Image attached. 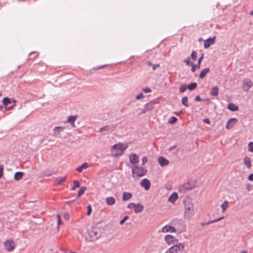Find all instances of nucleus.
<instances>
[{
    "label": "nucleus",
    "instance_id": "17",
    "mask_svg": "<svg viewBox=\"0 0 253 253\" xmlns=\"http://www.w3.org/2000/svg\"><path fill=\"white\" fill-rule=\"evenodd\" d=\"M64 130V127L62 126H56L53 129V134L55 136H57L61 132Z\"/></svg>",
    "mask_w": 253,
    "mask_h": 253
},
{
    "label": "nucleus",
    "instance_id": "13",
    "mask_svg": "<svg viewBox=\"0 0 253 253\" xmlns=\"http://www.w3.org/2000/svg\"><path fill=\"white\" fill-rule=\"evenodd\" d=\"M115 127L116 126L114 125L105 126L100 129V132H103L104 131L112 132L114 130Z\"/></svg>",
    "mask_w": 253,
    "mask_h": 253
},
{
    "label": "nucleus",
    "instance_id": "16",
    "mask_svg": "<svg viewBox=\"0 0 253 253\" xmlns=\"http://www.w3.org/2000/svg\"><path fill=\"white\" fill-rule=\"evenodd\" d=\"M175 229L174 227L169 226V225H166L162 229L163 232H175Z\"/></svg>",
    "mask_w": 253,
    "mask_h": 253
},
{
    "label": "nucleus",
    "instance_id": "40",
    "mask_svg": "<svg viewBox=\"0 0 253 253\" xmlns=\"http://www.w3.org/2000/svg\"><path fill=\"white\" fill-rule=\"evenodd\" d=\"M197 52L195 51H192V53H191V58L194 60L195 61L196 59V57H197Z\"/></svg>",
    "mask_w": 253,
    "mask_h": 253
},
{
    "label": "nucleus",
    "instance_id": "1",
    "mask_svg": "<svg viewBox=\"0 0 253 253\" xmlns=\"http://www.w3.org/2000/svg\"><path fill=\"white\" fill-rule=\"evenodd\" d=\"M102 231L103 229L96 224L88 230L85 239L89 242L95 241L101 237Z\"/></svg>",
    "mask_w": 253,
    "mask_h": 253
},
{
    "label": "nucleus",
    "instance_id": "2",
    "mask_svg": "<svg viewBox=\"0 0 253 253\" xmlns=\"http://www.w3.org/2000/svg\"><path fill=\"white\" fill-rule=\"evenodd\" d=\"M185 206L184 215L186 218H190L194 214V207L192 201L190 198H186L184 200Z\"/></svg>",
    "mask_w": 253,
    "mask_h": 253
},
{
    "label": "nucleus",
    "instance_id": "43",
    "mask_svg": "<svg viewBox=\"0 0 253 253\" xmlns=\"http://www.w3.org/2000/svg\"><path fill=\"white\" fill-rule=\"evenodd\" d=\"M183 62L186 63L187 65H191V63H193L190 61V57H188L187 58L184 60Z\"/></svg>",
    "mask_w": 253,
    "mask_h": 253
},
{
    "label": "nucleus",
    "instance_id": "55",
    "mask_svg": "<svg viewBox=\"0 0 253 253\" xmlns=\"http://www.w3.org/2000/svg\"><path fill=\"white\" fill-rule=\"evenodd\" d=\"M246 188L249 191H250L252 190V185L250 184H248L246 186Z\"/></svg>",
    "mask_w": 253,
    "mask_h": 253
},
{
    "label": "nucleus",
    "instance_id": "36",
    "mask_svg": "<svg viewBox=\"0 0 253 253\" xmlns=\"http://www.w3.org/2000/svg\"><path fill=\"white\" fill-rule=\"evenodd\" d=\"M66 177H59L56 178V180L57 181V184L58 185L61 184L63 182H64L65 180Z\"/></svg>",
    "mask_w": 253,
    "mask_h": 253
},
{
    "label": "nucleus",
    "instance_id": "50",
    "mask_svg": "<svg viewBox=\"0 0 253 253\" xmlns=\"http://www.w3.org/2000/svg\"><path fill=\"white\" fill-rule=\"evenodd\" d=\"M223 218H224V216L220 217L218 218H217V219L213 220H210L211 224L217 222V221L222 219Z\"/></svg>",
    "mask_w": 253,
    "mask_h": 253
},
{
    "label": "nucleus",
    "instance_id": "60",
    "mask_svg": "<svg viewBox=\"0 0 253 253\" xmlns=\"http://www.w3.org/2000/svg\"><path fill=\"white\" fill-rule=\"evenodd\" d=\"M57 216L58 217V225H59L61 223V220L59 214H57Z\"/></svg>",
    "mask_w": 253,
    "mask_h": 253
},
{
    "label": "nucleus",
    "instance_id": "61",
    "mask_svg": "<svg viewBox=\"0 0 253 253\" xmlns=\"http://www.w3.org/2000/svg\"><path fill=\"white\" fill-rule=\"evenodd\" d=\"M146 65H148V66H152V65L153 64H152V63H151V61H146Z\"/></svg>",
    "mask_w": 253,
    "mask_h": 253
},
{
    "label": "nucleus",
    "instance_id": "6",
    "mask_svg": "<svg viewBox=\"0 0 253 253\" xmlns=\"http://www.w3.org/2000/svg\"><path fill=\"white\" fill-rule=\"evenodd\" d=\"M243 89L245 91H248L249 89L252 86L253 84L252 81L249 79H245L243 80Z\"/></svg>",
    "mask_w": 253,
    "mask_h": 253
},
{
    "label": "nucleus",
    "instance_id": "37",
    "mask_svg": "<svg viewBox=\"0 0 253 253\" xmlns=\"http://www.w3.org/2000/svg\"><path fill=\"white\" fill-rule=\"evenodd\" d=\"M38 55V53L36 51H33L30 53L29 56H30V58L31 59H34L37 58Z\"/></svg>",
    "mask_w": 253,
    "mask_h": 253
},
{
    "label": "nucleus",
    "instance_id": "12",
    "mask_svg": "<svg viewBox=\"0 0 253 253\" xmlns=\"http://www.w3.org/2000/svg\"><path fill=\"white\" fill-rule=\"evenodd\" d=\"M166 242L169 245L174 244L177 242L176 239L171 235H167L165 237Z\"/></svg>",
    "mask_w": 253,
    "mask_h": 253
},
{
    "label": "nucleus",
    "instance_id": "34",
    "mask_svg": "<svg viewBox=\"0 0 253 253\" xmlns=\"http://www.w3.org/2000/svg\"><path fill=\"white\" fill-rule=\"evenodd\" d=\"M122 145L121 144H116L113 146L112 148L113 149H120L121 151H123L125 148H122Z\"/></svg>",
    "mask_w": 253,
    "mask_h": 253
},
{
    "label": "nucleus",
    "instance_id": "32",
    "mask_svg": "<svg viewBox=\"0 0 253 253\" xmlns=\"http://www.w3.org/2000/svg\"><path fill=\"white\" fill-rule=\"evenodd\" d=\"M86 189V188L84 186L81 187L78 192V197H80L82 196L84 194Z\"/></svg>",
    "mask_w": 253,
    "mask_h": 253
},
{
    "label": "nucleus",
    "instance_id": "59",
    "mask_svg": "<svg viewBox=\"0 0 253 253\" xmlns=\"http://www.w3.org/2000/svg\"><path fill=\"white\" fill-rule=\"evenodd\" d=\"M210 224H211L210 221L207 222H203L201 223V225L204 226L209 225Z\"/></svg>",
    "mask_w": 253,
    "mask_h": 253
},
{
    "label": "nucleus",
    "instance_id": "19",
    "mask_svg": "<svg viewBox=\"0 0 253 253\" xmlns=\"http://www.w3.org/2000/svg\"><path fill=\"white\" fill-rule=\"evenodd\" d=\"M227 108L233 112L237 111L239 110V107L237 105L233 103H229L227 105Z\"/></svg>",
    "mask_w": 253,
    "mask_h": 253
},
{
    "label": "nucleus",
    "instance_id": "62",
    "mask_svg": "<svg viewBox=\"0 0 253 253\" xmlns=\"http://www.w3.org/2000/svg\"><path fill=\"white\" fill-rule=\"evenodd\" d=\"M14 105H12V106H9V107H8V108H7V110H10V109H12V108H13V107H14Z\"/></svg>",
    "mask_w": 253,
    "mask_h": 253
},
{
    "label": "nucleus",
    "instance_id": "56",
    "mask_svg": "<svg viewBox=\"0 0 253 253\" xmlns=\"http://www.w3.org/2000/svg\"><path fill=\"white\" fill-rule=\"evenodd\" d=\"M248 179L250 181L253 180V173H252L249 175Z\"/></svg>",
    "mask_w": 253,
    "mask_h": 253
},
{
    "label": "nucleus",
    "instance_id": "42",
    "mask_svg": "<svg viewBox=\"0 0 253 253\" xmlns=\"http://www.w3.org/2000/svg\"><path fill=\"white\" fill-rule=\"evenodd\" d=\"M87 211L86 213L87 215H90L92 211V208L90 205H88L87 207Z\"/></svg>",
    "mask_w": 253,
    "mask_h": 253
},
{
    "label": "nucleus",
    "instance_id": "51",
    "mask_svg": "<svg viewBox=\"0 0 253 253\" xmlns=\"http://www.w3.org/2000/svg\"><path fill=\"white\" fill-rule=\"evenodd\" d=\"M3 166L0 165V178H1L3 175Z\"/></svg>",
    "mask_w": 253,
    "mask_h": 253
},
{
    "label": "nucleus",
    "instance_id": "35",
    "mask_svg": "<svg viewBox=\"0 0 253 253\" xmlns=\"http://www.w3.org/2000/svg\"><path fill=\"white\" fill-rule=\"evenodd\" d=\"M228 206V202L227 201H225L221 205L222 211L224 212L226 211Z\"/></svg>",
    "mask_w": 253,
    "mask_h": 253
},
{
    "label": "nucleus",
    "instance_id": "53",
    "mask_svg": "<svg viewBox=\"0 0 253 253\" xmlns=\"http://www.w3.org/2000/svg\"><path fill=\"white\" fill-rule=\"evenodd\" d=\"M202 100H203V99H201V97H200V96H199V95L196 96L195 98V101H201Z\"/></svg>",
    "mask_w": 253,
    "mask_h": 253
},
{
    "label": "nucleus",
    "instance_id": "3",
    "mask_svg": "<svg viewBox=\"0 0 253 253\" xmlns=\"http://www.w3.org/2000/svg\"><path fill=\"white\" fill-rule=\"evenodd\" d=\"M147 172V170L145 168L134 166L132 169V176L134 178L135 177V175L137 177H140L146 175Z\"/></svg>",
    "mask_w": 253,
    "mask_h": 253
},
{
    "label": "nucleus",
    "instance_id": "28",
    "mask_svg": "<svg viewBox=\"0 0 253 253\" xmlns=\"http://www.w3.org/2000/svg\"><path fill=\"white\" fill-rule=\"evenodd\" d=\"M244 164L248 169H250L251 167V159L248 157H245L244 159Z\"/></svg>",
    "mask_w": 253,
    "mask_h": 253
},
{
    "label": "nucleus",
    "instance_id": "23",
    "mask_svg": "<svg viewBox=\"0 0 253 253\" xmlns=\"http://www.w3.org/2000/svg\"><path fill=\"white\" fill-rule=\"evenodd\" d=\"M132 195V194L129 192H125L123 193V198L122 200L124 201H126L128 200H129L131 197Z\"/></svg>",
    "mask_w": 253,
    "mask_h": 253
},
{
    "label": "nucleus",
    "instance_id": "24",
    "mask_svg": "<svg viewBox=\"0 0 253 253\" xmlns=\"http://www.w3.org/2000/svg\"><path fill=\"white\" fill-rule=\"evenodd\" d=\"M106 202L108 205L112 206L116 203V199L113 197H109L106 199Z\"/></svg>",
    "mask_w": 253,
    "mask_h": 253
},
{
    "label": "nucleus",
    "instance_id": "29",
    "mask_svg": "<svg viewBox=\"0 0 253 253\" xmlns=\"http://www.w3.org/2000/svg\"><path fill=\"white\" fill-rule=\"evenodd\" d=\"M88 168V164L86 163H84L81 166L76 169V170L79 172H81L83 169H86Z\"/></svg>",
    "mask_w": 253,
    "mask_h": 253
},
{
    "label": "nucleus",
    "instance_id": "38",
    "mask_svg": "<svg viewBox=\"0 0 253 253\" xmlns=\"http://www.w3.org/2000/svg\"><path fill=\"white\" fill-rule=\"evenodd\" d=\"M187 89V86L186 84H182L179 88V91L182 93L185 92Z\"/></svg>",
    "mask_w": 253,
    "mask_h": 253
},
{
    "label": "nucleus",
    "instance_id": "41",
    "mask_svg": "<svg viewBox=\"0 0 253 253\" xmlns=\"http://www.w3.org/2000/svg\"><path fill=\"white\" fill-rule=\"evenodd\" d=\"M248 150L251 152H253V142H250L248 144Z\"/></svg>",
    "mask_w": 253,
    "mask_h": 253
},
{
    "label": "nucleus",
    "instance_id": "14",
    "mask_svg": "<svg viewBox=\"0 0 253 253\" xmlns=\"http://www.w3.org/2000/svg\"><path fill=\"white\" fill-rule=\"evenodd\" d=\"M158 161L159 164L162 167L167 166L169 164V160L163 157H159Z\"/></svg>",
    "mask_w": 253,
    "mask_h": 253
},
{
    "label": "nucleus",
    "instance_id": "27",
    "mask_svg": "<svg viewBox=\"0 0 253 253\" xmlns=\"http://www.w3.org/2000/svg\"><path fill=\"white\" fill-rule=\"evenodd\" d=\"M23 175L24 172L18 171L14 174V178L15 180H19L23 177Z\"/></svg>",
    "mask_w": 253,
    "mask_h": 253
},
{
    "label": "nucleus",
    "instance_id": "52",
    "mask_svg": "<svg viewBox=\"0 0 253 253\" xmlns=\"http://www.w3.org/2000/svg\"><path fill=\"white\" fill-rule=\"evenodd\" d=\"M152 67V70L154 71L156 69V68L160 67V64H153Z\"/></svg>",
    "mask_w": 253,
    "mask_h": 253
},
{
    "label": "nucleus",
    "instance_id": "26",
    "mask_svg": "<svg viewBox=\"0 0 253 253\" xmlns=\"http://www.w3.org/2000/svg\"><path fill=\"white\" fill-rule=\"evenodd\" d=\"M210 94L212 96H217L218 94V88L217 86L213 87L210 91Z\"/></svg>",
    "mask_w": 253,
    "mask_h": 253
},
{
    "label": "nucleus",
    "instance_id": "48",
    "mask_svg": "<svg viewBox=\"0 0 253 253\" xmlns=\"http://www.w3.org/2000/svg\"><path fill=\"white\" fill-rule=\"evenodd\" d=\"M147 158L146 156H144L142 159V165L143 166H144L146 164V163L147 162Z\"/></svg>",
    "mask_w": 253,
    "mask_h": 253
},
{
    "label": "nucleus",
    "instance_id": "21",
    "mask_svg": "<svg viewBox=\"0 0 253 253\" xmlns=\"http://www.w3.org/2000/svg\"><path fill=\"white\" fill-rule=\"evenodd\" d=\"M153 108V102L151 101L145 104L143 112L145 113L148 111L152 110Z\"/></svg>",
    "mask_w": 253,
    "mask_h": 253
},
{
    "label": "nucleus",
    "instance_id": "33",
    "mask_svg": "<svg viewBox=\"0 0 253 253\" xmlns=\"http://www.w3.org/2000/svg\"><path fill=\"white\" fill-rule=\"evenodd\" d=\"M181 103L185 107H187L189 106V104H188V97L187 96H184L182 97Z\"/></svg>",
    "mask_w": 253,
    "mask_h": 253
},
{
    "label": "nucleus",
    "instance_id": "10",
    "mask_svg": "<svg viewBox=\"0 0 253 253\" xmlns=\"http://www.w3.org/2000/svg\"><path fill=\"white\" fill-rule=\"evenodd\" d=\"M140 185L142 187H144L146 190H148L150 188L151 183L148 179L144 178L141 180Z\"/></svg>",
    "mask_w": 253,
    "mask_h": 253
},
{
    "label": "nucleus",
    "instance_id": "49",
    "mask_svg": "<svg viewBox=\"0 0 253 253\" xmlns=\"http://www.w3.org/2000/svg\"><path fill=\"white\" fill-rule=\"evenodd\" d=\"M134 207H135V204L133 203H130L127 205V208L128 209H132L134 208Z\"/></svg>",
    "mask_w": 253,
    "mask_h": 253
},
{
    "label": "nucleus",
    "instance_id": "64",
    "mask_svg": "<svg viewBox=\"0 0 253 253\" xmlns=\"http://www.w3.org/2000/svg\"><path fill=\"white\" fill-rule=\"evenodd\" d=\"M241 253H247L246 251H242Z\"/></svg>",
    "mask_w": 253,
    "mask_h": 253
},
{
    "label": "nucleus",
    "instance_id": "15",
    "mask_svg": "<svg viewBox=\"0 0 253 253\" xmlns=\"http://www.w3.org/2000/svg\"><path fill=\"white\" fill-rule=\"evenodd\" d=\"M129 160L131 164H135L139 162V157L135 154H132L129 155Z\"/></svg>",
    "mask_w": 253,
    "mask_h": 253
},
{
    "label": "nucleus",
    "instance_id": "63",
    "mask_svg": "<svg viewBox=\"0 0 253 253\" xmlns=\"http://www.w3.org/2000/svg\"><path fill=\"white\" fill-rule=\"evenodd\" d=\"M77 188L75 187V186H73V187H72L71 190H75Z\"/></svg>",
    "mask_w": 253,
    "mask_h": 253
},
{
    "label": "nucleus",
    "instance_id": "22",
    "mask_svg": "<svg viewBox=\"0 0 253 253\" xmlns=\"http://www.w3.org/2000/svg\"><path fill=\"white\" fill-rule=\"evenodd\" d=\"M178 198L177 193L174 192L173 193L169 198V201L173 203Z\"/></svg>",
    "mask_w": 253,
    "mask_h": 253
},
{
    "label": "nucleus",
    "instance_id": "44",
    "mask_svg": "<svg viewBox=\"0 0 253 253\" xmlns=\"http://www.w3.org/2000/svg\"><path fill=\"white\" fill-rule=\"evenodd\" d=\"M74 186H75L76 188H79L80 186V183L78 180H74L73 181Z\"/></svg>",
    "mask_w": 253,
    "mask_h": 253
},
{
    "label": "nucleus",
    "instance_id": "4",
    "mask_svg": "<svg viewBox=\"0 0 253 253\" xmlns=\"http://www.w3.org/2000/svg\"><path fill=\"white\" fill-rule=\"evenodd\" d=\"M184 246L182 243L173 245L165 253H184Z\"/></svg>",
    "mask_w": 253,
    "mask_h": 253
},
{
    "label": "nucleus",
    "instance_id": "9",
    "mask_svg": "<svg viewBox=\"0 0 253 253\" xmlns=\"http://www.w3.org/2000/svg\"><path fill=\"white\" fill-rule=\"evenodd\" d=\"M204 58V54L203 53L201 56L199 58L198 60V63H196V64H194L193 63H191V71L192 72H195L196 69H200L201 63Z\"/></svg>",
    "mask_w": 253,
    "mask_h": 253
},
{
    "label": "nucleus",
    "instance_id": "20",
    "mask_svg": "<svg viewBox=\"0 0 253 253\" xmlns=\"http://www.w3.org/2000/svg\"><path fill=\"white\" fill-rule=\"evenodd\" d=\"M143 206L139 203H138L137 204H135V207H134V211L136 213H140L143 211Z\"/></svg>",
    "mask_w": 253,
    "mask_h": 253
},
{
    "label": "nucleus",
    "instance_id": "45",
    "mask_svg": "<svg viewBox=\"0 0 253 253\" xmlns=\"http://www.w3.org/2000/svg\"><path fill=\"white\" fill-rule=\"evenodd\" d=\"M128 218V216H125L124 217V218L121 219L120 221V224H123L125 222Z\"/></svg>",
    "mask_w": 253,
    "mask_h": 253
},
{
    "label": "nucleus",
    "instance_id": "39",
    "mask_svg": "<svg viewBox=\"0 0 253 253\" xmlns=\"http://www.w3.org/2000/svg\"><path fill=\"white\" fill-rule=\"evenodd\" d=\"M177 121V118L175 117H171L169 120L168 123L169 124H173L175 123Z\"/></svg>",
    "mask_w": 253,
    "mask_h": 253
},
{
    "label": "nucleus",
    "instance_id": "47",
    "mask_svg": "<svg viewBox=\"0 0 253 253\" xmlns=\"http://www.w3.org/2000/svg\"><path fill=\"white\" fill-rule=\"evenodd\" d=\"M135 98L137 100H140V99L144 98V95L142 93H141L138 94L137 95H136Z\"/></svg>",
    "mask_w": 253,
    "mask_h": 253
},
{
    "label": "nucleus",
    "instance_id": "25",
    "mask_svg": "<svg viewBox=\"0 0 253 253\" xmlns=\"http://www.w3.org/2000/svg\"><path fill=\"white\" fill-rule=\"evenodd\" d=\"M209 72L210 69L209 68H205L200 73L199 78L201 79H203Z\"/></svg>",
    "mask_w": 253,
    "mask_h": 253
},
{
    "label": "nucleus",
    "instance_id": "31",
    "mask_svg": "<svg viewBox=\"0 0 253 253\" xmlns=\"http://www.w3.org/2000/svg\"><path fill=\"white\" fill-rule=\"evenodd\" d=\"M2 103L4 106L6 107L9 104L11 103V101L7 97H4L2 100Z\"/></svg>",
    "mask_w": 253,
    "mask_h": 253
},
{
    "label": "nucleus",
    "instance_id": "5",
    "mask_svg": "<svg viewBox=\"0 0 253 253\" xmlns=\"http://www.w3.org/2000/svg\"><path fill=\"white\" fill-rule=\"evenodd\" d=\"M194 188L195 186L191 185L189 182L185 183L179 187V191L182 193H184L187 190L193 189Z\"/></svg>",
    "mask_w": 253,
    "mask_h": 253
},
{
    "label": "nucleus",
    "instance_id": "30",
    "mask_svg": "<svg viewBox=\"0 0 253 253\" xmlns=\"http://www.w3.org/2000/svg\"><path fill=\"white\" fill-rule=\"evenodd\" d=\"M187 88L192 91L194 90L197 86V84L196 83L193 82L190 84L189 85H187Z\"/></svg>",
    "mask_w": 253,
    "mask_h": 253
},
{
    "label": "nucleus",
    "instance_id": "11",
    "mask_svg": "<svg viewBox=\"0 0 253 253\" xmlns=\"http://www.w3.org/2000/svg\"><path fill=\"white\" fill-rule=\"evenodd\" d=\"M238 122V120L236 118H231L227 122L226 128L230 129L233 127V126Z\"/></svg>",
    "mask_w": 253,
    "mask_h": 253
},
{
    "label": "nucleus",
    "instance_id": "58",
    "mask_svg": "<svg viewBox=\"0 0 253 253\" xmlns=\"http://www.w3.org/2000/svg\"><path fill=\"white\" fill-rule=\"evenodd\" d=\"M70 217V215L69 213H65L64 215V218L66 220H69Z\"/></svg>",
    "mask_w": 253,
    "mask_h": 253
},
{
    "label": "nucleus",
    "instance_id": "7",
    "mask_svg": "<svg viewBox=\"0 0 253 253\" xmlns=\"http://www.w3.org/2000/svg\"><path fill=\"white\" fill-rule=\"evenodd\" d=\"M4 247L7 251L10 252L14 249L15 243L13 241L8 240L4 243Z\"/></svg>",
    "mask_w": 253,
    "mask_h": 253
},
{
    "label": "nucleus",
    "instance_id": "46",
    "mask_svg": "<svg viewBox=\"0 0 253 253\" xmlns=\"http://www.w3.org/2000/svg\"><path fill=\"white\" fill-rule=\"evenodd\" d=\"M142 90L145 92V93H149V92H151L152 91L151 89L149 87H145V88H143L142 89Z\"/></svg>",
    "mask_w": 253,
    "mask_h": 253
},
{
    "label": "nucleus",
    "instance_id": "57",
    "mask_svg": "<svg viewBox=\"0 0 253 253\" xmlns=\"http://www.w3.org/2000/svg\"><path fill=\"white\" fill-rule=\"evenodd\" d=\"M203 122L205 123H206V124H210V121L209 119L207 118V119H204V120H203Z\"/></svg>",
    "mask_w": 253,
    "mask_h": 253
},
{
    "label": "nucleus",
    "instance_id": "8",
    "mask_svg": "<svg viewBox=\"0 0 253 253\" xmlns=\"http://www.w3.org/2000/svg\"><path fill=\"white\" fill-rule=\"evenodd\" d=\"M215 36L212 38H209L206 40L204 42V46L205 48H209L211 45L213 44L215 42Z\"/></svg>",
    "mask_w": 253,
    "mask_h": 253
},
{
    "label": "nucleus",
    "instance_id": "54",
    "mask_svg": "<svg viewBox=\"0 0 253 253\" xmlns=\"http://www.w3.org/2000/svg\"><path fill=\"white\" fill-rule=\"evenodd\" d=\"M106 65H102V66H98V67H94L93 69L94 70H99V69H102L103 68H104V67H105Z\"/></svg>",
    "mask_w": 253,
    "mask_h": 253
},
{
    "label": "nucleus",
    "instance_id": "18",
    "mask_svg": "<svg viewBox=\"0 0 253 253\" xmlns=\"http://www.w3.org/2000/svg\"><path fill=\"white\" fill-rule=\"evenodd\" d=\"M77 119V116H70L68 117L67 122L71 124L73 127H75V122L76 121Z\"/></svg>",
    "mask_w": 253,
    "mask_h": 253
}]
</instances>
